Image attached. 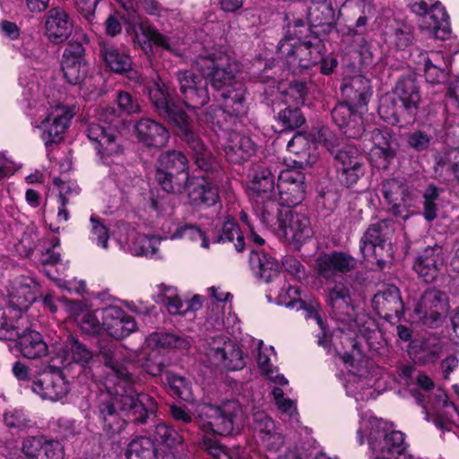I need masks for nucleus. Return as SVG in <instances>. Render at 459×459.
I'll list each match as a JSON object with an SVG mask.
<instances>
[{
  "mask_svg": "<svg viewBox=\"0 0 459 459\" xmlns=\"http://www.w3.org/2000/svg\"><path fill=\"white\" fill-rule=\"evenodd\" d=\"M111 311V307L88 310V335L91 334L90 342L97 348L95 352L102 356L105 365L114 374L113 378L106 381L105 387L114 396L115 403L134 425H145L156 417L158 404L151 395L136 392L133 386L132 374L117 358L116 344L108 337L101 335L107 329V314Z\"/></svg>",
  "mask_w": 459,
  "mask_h": 459,
  "instance_id": "1",
  "label": "nucleus"
},
{
  "mask_svg": "<svg viewBox=\"0 0 459 459\" xmlns=\"http://www.w3.org/2000/svg\"><path fill=\"white\" fill-rule=\"evenodd\" d=\"M148 94L158 116L178 129L179 136L186 143L198 169L214 175L215 179H222L223 172L216 158L202 139L193 132L188 115L171 99L165 85L153 82L148 88Z\"/></svg>",
  "mask_w": 459,
  "mask_h": 459,
  "instance_id": "2",
  "label": "nucleus"
},
{
  "mask_svg": "<svg viewBox=\"0 0 459 459\" xmlns=\"http://www.w3.org/2000/svg\"><path fill=\"white\" fill-rule=\"evenodd\" d=\"M196 412L204 428L221 436L232 435L242 424L243 408L234 399L224 400L219 404H201Z\"/></svg>",
  "mask_w": 459,
  "mask_h": 459,
  "instance_id": "3",
  "label": "nucleus"
},
{
  "mask_svg": "<svg viewBox=\"0 0 459 459\" xmlns=\"http://www.w3.org/2000/svg\"><path fill=\"white\" fill-rule=\"evenodd\" d=\"M193 67L217 91L231 86L239 72L238 63L222 53L199 56Z\"/></svg>",
  "mask_w": 459,
  "mask_h": 459,
  "instance_id": "4",
  "label": "nucleus"
},
{
  "mask_svg": "<svg viewBox=\"0 0 459 459\" xmlns=\"http://www.w3.org/2000/svg\"><path fill=\"white\" fill-rule=\"evenodd\" d=\"M329 151L336 161V177L339 183L347 188L358 189L366 174V164L361 152L351 144L336 151Z\"/></svg>",
  "mask_w": 459,
  "mask_h": 459,
  "instance_id": "5",
  "label": "nucleus"
},
{
  "mask_svg": "<svg viewBox=\"0 0 459 459\" xmlns=\"http://www.w3.org/2000/svg\"><path fill=\"white\" fill-rule=\"evenodd\" d=\"M449 307L447 295L440 290L429 288L420 297L414 307V314L423 325L437 329L445 322Z\"/></svg>",
  "mask_w": 459,
  "mask_h": 459,
  "instance_id": "6",
  "label": "nucleus"
},
{
  "mask_svg": "<svg viewBox=\"0 0 459 459\" xmlns=\"http://www.w3.org/2000/svg\"><path fill=\"white\" fill-rule=\"evenodd\" d=\"M175 76L179 86L178 97L186 108H200L210 101L208 82L202 74H197L192 70H180Z\"/></svg>",
  "mask_w": 459,
  "mask_h": 459,
  "instance_id": "7",
  "label": "nucleus"
},
{
  "mask_svg": "<svg viewBox=\"0 0 459 459\" xmlns=\"http://www.w3.org/2000/svg\"><path fill=\"white\" fill-rule=\"evenodd\" d=\"M379 191L389 205V212L395 217L407 219L413 194L406 181L399 178H385L379 185Z\"/></svg>",
  "mask_w": 459,
  "mask_h": 459,
  "instance_id": "8",
  "label": "nucleus"
},
{
  "mask_svg": "<svg viewBox=\"0 0 459 459\" xmlns=\"http://www.w3.org/2000/svg\"><path fill=\"white\" fill-rule=\"evenodd\" d=\"M300 11L306 14L310 33L318 36L329 35L336 27L335 12L331 0L299 2Z\"/></svg>",
  "mask_w": 459,
  "mask_h": 459,
  "instance_id": "9",
  "label": "nucleus"
},
{
  "mask_svg": "<svg viewBox=\"0 0 459 459\" xmlns=\"http://www.w3.org/2000/svg\"><path fill=\"white\" fill-rule=\"evenodd\" d=\"M32 391L42 399L58 401L69 392L68 382L64 372L56 366H49L33 379Z\"/></svg>",
  "mask_w": 459,
  "mask_h": 459,
  "instance_id": "10",
  "label": "nucleus"
},
{
  "mask_svg": "<svg viewBox=\"0 0 459 459\" xmlns=\"http://www.w3.org/2000/svg\"><path fill=\"white\" fill-rule=\"evenodd\" d=\"M74 113L65 107L57 106L51 109L37 127L42 131L41 139L47 149L59 144Z\"/></svg>",
  "mask_w": 459,
  "mask_h": 459,
  "instance_id": "11",
  "label": "nucleus"
},
{
  "mask_svg": "<svg viewBox=\"0 0 459 459\" xmlns=\"http://www.w3.org/2000/svg\"><path fill=\"white\" fill-rule=\"evenodd\" d=\"M56 359L73 378L79 377L86 370V347L73 335L56 350Z\"/></svg>",
  "mask_w": 459,
  "mask_h": 459,
  "instance_id": "12",
  "label": "nucleus"
},
{
  "mask_svg": "<svg viewBox=\"0 0 459 459\" xmlns=\"http://www.w3.org/2000/svg\"><path fill=\"white\" fill-rule=\"evenodd\" d=\"M368 445L373 451L386 453L395 459H409L407 445L404 442V434L394 430L385 433V430L371 431L368 437Z\"/></svg>",
  "mask_w": 459,
  "mask_h": 459,
  "instance_id": "13",
  "label": "nucleus"
},
{
  "mask_svg": "<svg viewBox=\"0 0 459 459\" xmlns=\"http://www.w3.org/2000/svg\"><path fill=\"white\" fill-rule=\"evenodd\" d=\"M372 306L380 317L390 323L394 318L400 320L403 316L404 304L399 289L394 285H389L375 294Z\"/></svg>",
  "mask_w": 459,
  "mask_h": 459,
  "instance_id": "14",
  "label": "nucleus"
},
{
  "mask_svg": "<svg viewBox=\"0 0 459 459\" xmlns=\"http://www.w3.org/2000/svg\"><path fill=\"white\" fill-rule=\"evenodd\" d=\"M357 265L356 259L344 252H332L319 255L316 260L317 274L325 279L333 280L338 275L351 272Z\"/></svg>",
  "mask_w": 459,
  "mask_h": 459,
  "instance_id": "15",
  "label": "nucleus"
},
{
  "mask_svg": "<svg viewBox=\"0 0 459 459\" xmlns=\"http://www.w3.org/2000/svg\"><path fill=\"white\" fill-rule=\"evenodd\" d=\"M325 302L336 320L348 323L353 319L354 308L351 290L347 285L335 282L333 286L327 287Z\"/></svg>",
  "mask_w": 459,
  "mask_h": 459,
  "instance_id": "16",
  "label": "nucleus"
},
{
  "mask_svg": "<svg viewBox=\"0 0 459 459\" xmlns=\"http://www.w3.org/2000/svg\"><path fill=\"white\" fill-rule=\"evenodd\" d=\"M280 201L290 208L300 204L305 198V176L297 170H288L279 177L277 184Z\"/></svg>",
  "mask_w": 459,
  "mask_h": 459,
  "instance_id": "17",
  "label": "nucleus"
},
{
  "mask_svg": "<svg viewBox=\"0 0 459 459\" xmlns=\"http://www.w3.org/2000/svg\"><path fill=\"white\" fill-rule=\"evenodd\" d=\"M283 221L279 230L286 240L302 243L312 236V229L308 217L293 208L285 206Z\"/></svg>",
  "mask_w": 459,
  "mask_h": 459,
  "instance_id": "18",
  "label": "nucleus"
},
{
  "mask_svg": "<svg viewBox=\"0 0 459 459\" xmlns=\"http://www.w3.org/2000/svg\"><path fill=\"white\" fill-rule=\"evenodd\" d=\"M134 128L137 140L147 148H163L170 138L167 127L152 118H140Z\"/></svg>",
  "mask_w": 459,
  "mask_h": 459,
  "instance_id": "19",
  "label": "nucleus"
},
{
  "mask_svg": "<svg viewBox=\"0 0 459 459\" xmlns=\"http://www.w3.org/2000/svg\"><path fill=\"white\" fill-rule=\"evenodd\" d=\"M444 265L443 247L439 245L427 247L416 258L413 269L425 282L431 283L437 280Z\"/></svg>",
  "mask_w": 459,
  "mask_h": 459,
  "instance_id": "20",
  "label": "nucleus"
},
{
  "mask_svg": "<svg viewBox=\"0 0 459 459\" xmlns=\"http://www.w3.org/2000/svg\"><path fill=\"white\" fill-rule=\"evenodd\" d=\"M221 179L193 178L187 186L188 199L193 206H212L219 200L218 182Z\"/></svg>",
  "mask_w": 459,
  "mask_h": 459,
  "instance_id": "21",
  "label": "nucleus"
},
{
  "mask_svg": "<svg viewBox=\"0 0 459 459\" xmlns=\"http://www.w3.org/2000/svg\"><path fill=\"white\" fill-rule=\"evenodd\" d=\"M22 453L28 459H63L64 452L57 441L43 437H30L22 442Z\"/></svg>",
  "mask_w": 459,
  "mask_h": 459,
  "instance_id": "22",
  "label": "nucleus"
},
{
  "mask_svg": "<svg viewBox=\"0 0 459 459\" xmlns=\"http://www.w3.org/2000/svg\"><path fill=\"white\" fill-rule=\"evenodd\" d=\"M46 35L55 44L62 43L72 32L73 24L61 7L51 8L45 16Z\"/></svg>",
  "mask_w": 459,
  "mask_h": 459,
  "instance_id": "23",
  "label": "nucleus"
},
{
  "mask_svg": "<svg viewBox=\"0 0 459 459\" xmlns=\"http://www.w3.org/2000/svg\"><path fill=\"white\" fill-rule=\"evenodd\" d=\"M394 93L403 105L409 118H416L420 102V85L417 79L412 75L400 78L394 89Z\"/></svg>",
  "mask_w": 459,
  "mask_h": 459,
  "instance_id": "24",
  "label": "nucleus"
},
{
  "mask_svg": "<svg viewBox=\"0 0 459 459\" xmlns=\"http://www.w3.org/2000/svg\"><path fill=\"white\" fill-rule=\"evenodd\" d=\"M209 356L216 365L227 370H239L246 366L243 352L233 342H225L222 347L211 348Z\"/></svg>",
  "mask_w": 459,
  "mask_h": 459,
  "instance_id": "25",
  "label": "nucleus"
},
{
  "mask_svg": "<svg viewBox=\"0 0 459 459\" xmlns=\"http://www.w3.org/2000/svg\"><path fill=\"white\" fill-rule=\"evenodd\" d=\"M287 149L294 155L293 163L300 169L310 167L317 160L315 143L299 132L289 141Z\"/></svg>",
  "mask_w": 459,
  "mask_h": 459,
  "instance_id": "26",
  "label": "nucleus"
},
{
  "mask_svg": "<svg viewBox=\"0 0 459 459\" xmlns=\"http://www.w3.org/2000/svg\"><path fill=\"white\" fill-rule=\"evenodd\" d=\"M88 139L101 158L104 155L110 156L122 152L120 144L117 143V136L102 126L89 125Z\"/></svg>",
  "mask_w": 459,
  "mask_h": 459,
  "instance_id": "27",
  "label": "nucleus"
},
{
  "mask_svg": "<svg viewBox=\"0 0 459 459\" xmlns=\"http://www.w3.org/2000/svg\"><path fill=\"white\" fill-rule=\"evenodd\" d=\"M419 57V65L423 66L427 82L430 83H442L446 81L448 76L447 65L438 52H432L430 55L424 50H417Z\"/></svg>",
  "mask_w": 459,
  "mask_h": 459,
  "instance_id": "28",
  "label": "nucleus"
},
{
  "mask_svg": "<svg viewBox=\"0 0 459 459\" xmlns=\"http://www.w3.org/2000/svg\"><path fill=\"white\" fill-rule=\"evenodd\" d=\"M226 158L232 163H242L255 152V144L249 136L233 132L224 147Z\"/></svg>",
  "mask_w": 459,
  "mask_h": 459,
  "instance_id": "29",
  "label": "nucleus"
},
{
  "mask_svg": "<svg viewBox=\"0 0 459 459\" xmlns=\"http://www.w3.org/2000/svg\"><path fill=\"white\" fill-rule=\"evenodd\" d=\"M28 316L23 312L0 309V339L15 341L27 329Z\"/></svg>",
  "mask_w": 459,
  "mask_h": 459,
  "instance_id": "30",
  "label": "nucleus"
},
{
  "mask_svg": "<svg viewBox=\"0 0 459 459\" xmlns=\"http://www.w3.org/2000/svg\"><path fill=\"white\" fill-rule=\"evenodd\" d=\"M341 90L349 104L357 107L365 106L370 95V82L363 75H355L344 79Z\"/></svg>",
  "mask_w": 459,
  "mask_h": 459,
  "instance_id": "31",
  "label": "nucleus"
},
{
  "mask_svg": "<svg viewBox=\"0 0 459 459\" xmlns=\"http://www.w3.org/2000/svg\"><path fill=\"white\" fill-rule=\"evenodd\" d=\"M17 346L21 354L30 359L41 358L48 353V345L44 342L42 335L34 330L27 329L19 333Z\"/></svg>",
  "mask_w": 459,
  "mask_h": 459,
  "instance_id": "32",
  "label": "nucleus"
},
{
  "mask_svg": "<svg viewBox=\"0 0 459 459\" xmlns=\"http://www.w3.org/2000/svg\"><path fill=\"white\" fill-rule=\"evenodd\" d=\"M11 303L17 306L19 312L26 310L39 297V285L30 277L21 276L16 280Z\"/></svg>",
  "mask_w": 459,
  "mask_h": 459,
  "instance_id": "33",
  "label": "nucleus"
},
{
  "mask_svg": "<svg viewBox=\"0 0 459 459\" xmlns=\"http://www.w3.org/2000/svg\"><path fill=\"white\" fill-rule=\"evenodd\" d=\"M112 311L107 314L106 332L115 339H124L137 330L134 317L127 316L121 308L111 307Z\"/></svg>",
  "mask_w": 459,
  "mask_h": 459,
  "instance_id": "34",
  "label": "nucleus"
},
{
  "mask_svg": "<svg viewBox=\"0 0 459 459\" xmlns=\"http://www.w3.org/2000/svg\"><path fill=\"white\" fill-rule=\"evenodd\" d=\"M324 48V43L318 36H312L309 39L299 41L298 44L296 65L300 68L308 69L318 65L322 60Z\"/></svg>",
  "mask_w": 459,
  "mask_h": 459,
  "instance_id": "35",
  "label": "nucleus"
},
{
  "mask_svg": "<svg viewBox=\"0 0 459 459\" xmlns=\"http://www.w3.org/2000/svg\"><path fill=\"white\" fill-rule=\"evenodd\" d=\"M249 263L255 274L266 283L277 277L281 272L279 262L263 251H252Z\"/></svg>",
  "mask_w": 459,
  "mask_h": 459,
  "instance_id": "36",
  "label": "nucleus"
},
{
  "mask_svg": "<svg viewBox=\"0 0 459 459\" xmlns=\"http://www.w3.org/2000/svg\"><path fill=\"white\" fill-rule=\"evenodd\" d=\"M299 2L295 4L290 9L285 13L284 20L285 25V35L287 39H295L299 42L307 39V32H310L308 22H306L304 18L306 14L300 11Z\"/></svg>",
  "mask_w": 459,
  "mask_h": 459,
  "instance_id": "37",
  "label": "nucleus"
},
{
  "mask_svg": "<svg viewBox=\"0 0 459 459\" xmlns=\"http://www.w3.org/2000/svg\"><path fill=\"white\" fill-rule=\"evenodd\" d=\"M249 188L258 195L272 196L274 190L275 177L271 169L264 165H255L249 173Z\"/></svg>",
  "mask_w": 459,
  "mask_h": 459,
  "instance_id": "38",
  "label": "nucleus"
},
{
  "mask_svg": "<svg viewBox=\"0 0 459 459\" xmlns=\"http://www.w3.org/2000/svg\"><path fill=\"white\" fill-rule=\"evenodd\" d=\"M155 181L160 188L170 195H181L190 181L189 173L155 170Z\"/></svg>",
  "mask_w": 459,
  "mask_h": 459,
  "instance_id": "39",
  "label": "nucleus"
},
{
  "mask_svg": "<svg viewBox=\"0 0 459 459\" xmlns=\"http://www.w3.org/2000/svg\"><path fill=\"white\" fill-rule=\"evenodd\" d=\"M368 17L359 15L354 23L345 24L341 26L338 32L342 36L348 37H359V53L361 56L364 63L372 61V54L369 50L368 42L362 37L367 31Z\"/></svg>",
  "mask_w": 459,
  "mask_h": 459,
  "instance_id": "40",
  "label": "nucleus"
},
{
  "mask_svg": "<svg viewBox=\"0 0 459 459\" xmlns=\"http://www.w3.org/2000/svg\"><path fill=\"white\" fill-rule=\"evenodd\" d=\"M297 302L299 304V308L304 311L305 318L315 320L320 329V333L317 334V344L325 349L329 348L331 344V335L321 316V305L316 300L306 302L299 299Z\"/></svg>",
  "mask_w": 459,
  "mask_h": 459,
  "instance_id": "41",
  "label": "nucleus"
},
{
  "mask_svg": "<svg viewBox=\"0 0 459 459\" xmlns=\"http://www.w3.org/2000/svg\"><path fill=\"white\" fill-rule=\"evenodd\" d=\"M223 103L221 108L231 117H243L247 113V90L242 85L234 88L222 94Z\"/></svg>",
  "mask_w": 459,
  "mask_h": 459,
  "instance_id": "42",
  "label": "nucleus"
},
{
  "mask_svg": "<svg viewBox=\"0 0 459 459\" xmlns=\"http://www.w3.org/2000/svg\"><path fill=\"white\" fill-rule=\"evenodd\" d=\"M429 30L433 38L440 40H446L451 33L448 24V15L442 4L439 2L432 4L429 7Z\"/></svg>",
  "mask_w": 459,
  "mask_h": 459,
  "instance_id": "43",
  "label": "nucleus"
},
{
  "mask_svg": "<svg viewBox=\"0 0 459 459\" xmlns=\"http://www.w3.org/2000/svg\"><path fill=\"white\" fill-rule=\"evenodd\" d=\"M155 170L189 173V161L181 151L168 150L158 156Z\"/></svg>",
  "mask_w": 459,
  "mask_h": 459,
  "instance_id": "44",
  "label": "nucleus"
},
{
  "mask_svg": "<svg viewBox=\"0 0 459 459\" xmlns=\"http://www.w3.org/2000/svg\"><path fill=\"white\" fill-rule=\"evenodd\" d=\"M442 347L437 339L424 338L414 343L411 347V353L416 361L427 365L438 359Z\"/></svg>",
  "mask_w": 459,
  "mask_h": 459,
  "instance_id": "45",
  "label": "nucleus"
},
{
  "mask_svg": "<svg viewBox=\"0 0 459 459\" xmlns=\"http://www.w3.org/2000/svg\"><path fill=\"white\" fill-rule=\"evenodd\" d=\"M234 239H236V243L234 244L235 249L238 252L243 251L245 248L244 235L236 220L229 216L225 218L221 227L218 230L213 241L215 243H225L233 242Z\"/></svg>",
  "mask_w": 459,
  "mask_h": 459,
  "instance_id": "46",
  "label": "nucleus"
},
{
  "mask_svg": "<svg viewBox=\"0 0 459 459\" xmlns=\"http://www.w3.org/2000/svg\"><path fill=\"white\" fill-rule=\"evenodd\" d=\"M378 112L385 121L392 125L400 123L410 124L416 118H409L407 111L403 108V104H397L394 98H385L381 100Z\"/></svg>",
  "mask_w": 459,
  "mask_h": 459,
  "instance_id": "47",
  "label": "nucleus"
},
{
  "mask_svg": "<svg viewBox=\"0 0 459 459\" xmlns=\"http://www.w3.org/2000/svg\"><path fill=\"white\" fill-rule=\"evenodd\" d=\"M394 233V221L392 219H383L371 223L364 232L360 244L376 243L391 240Z\"/></svg>",
  "mask_w": 459,
  "mask_h": 459,
  "instance_id": "48",
  "label": "nucleus"
},
{
  "mask_svg": "<svg viewBox=\"0 0 459 459\" xmlns=\"http://www.w3.org/2000/svg\"><path fill=\"white\" fill-rule=\"evenodd\" d=\"M285 205L272 196L265 197L259 208L262 222L271 228L280 229L283 221Z\"/></svg>",
  "mask_w": 459,
  "mask_h": 459,
  "instance_id": "49",
  "label": "nucleus"
},
{
  "mask_svg": "<svg viewBox=\"0 0 459 459\" xmlns=\"http://www.w3.org/2000/svg\"><path fill=\"white\" fill-rule=\"evenodd\" d=\"M99 412L102 419L103 429L108 436L118 434L125 429L126 421L117 411L115 403H101Z\"/></svg>",
  "mask_w": 459,
  "mask_h": 459,
  "instance_id": "50",
  "label": "nucleus"
},
{
  "mask_svg": "<svg viewBox=\"0 0 459 459\" xmlns=\"http://www.w3.org/2000/svg\"><path fill=\"white\" fill-rule=\"evenodd\" d=\"M360 252L364 257H372L381 267L390 263L394 255V249L391 240L385 243H365L359 246Z\"/></svg>",
  "mask_w": 459,
  "mask_h": 459,
  "instance_id": "51",
  "label": "nucleus"
},
{
  "mask_svg": "<svg viewBox=\"0 0 459 459\" xmlns=\"http://www.w3.org/2000/svg\"><path fill=\"white\" fill-rule=\"evenodd\" d=\"M126 455L127 459H158V448L152 438L139 437L128 444Z\"/></svg>",
  "mask_w": 459,
  "mask_h": 459,
  "instance_id": "52",
  "label": "nucleus"
},
{
  "mask_svg": "<svg viewBox=\"0 0 459 459\" xmlns=\"http://www.w3.org/2000/svg\"><path fill=\"white\" fill-rule=\"evenodd\" d=\"M104 60L107 65L117 74H125L131 72L132 60L131 57L120 53L112 46L104 45L101 48Z\"/></svg>",
  "mask_w": 459,
  "mask_h": 459,
  "instance_id": "53",
  "label": "nucleus"
},
{
  "mask_svg": "<svg viewBox=\"0 0 459 459\" xmlns=\"http://www.w3.org/2000/svg\"><path fill=\"white\" fill-rule=\"evenodd\" d=\"M166 382L173 396H177L187 403H193L195 397L191 382L185 377L171 371H165Z\"/></svg>",
  "mask_w": 459,
  "mask_h": 459,
  "instance_id": "54",
  "label": "nucleus"
},
{
  "mask_svg": "<svg viewBox=\"0 0 459 459\" xmlns=\"http://www.w3.org/2000/svg\"><path fill=\"white\" fill-rule=\"evenodd\" d=\"M147 341L149 345L153 348L161 347L186 350L190 347V342L186 338L167 332L152 333L150 334Z\"/></svg>",
  "mask_w": 459,
  "mask_h": 459,
  "instance_id": "55",
  "label": "nucleus"
},
{
  "mask_svg": "<svg viewBox=\"0 0 459 459\" xmlns=\"http://www.w3.org/2000/svg\"><path fill=\"white\" fill-rule=\"evenodd\" d=\"M391 43H393L397 49H405L413 41V30L412 27L403 22L394 21L390 25L389 31L386 32Z\"/></svg>",
  "mask_w": 459,
  "mask_h": 459,
  "instance_id": "56",
  "label": "nucleus"
},
{
  "mask_svg": "<svg viewBox=\"0 0 459 459\" xmlns=\"http://www.w3.org/2000/svg\"><path fill=\"white\" fill-rule=\"evenodd\" d=\"M443 189L433 184L429 185L422 195L423 210L422 215L428 221H433L437 218V212L440 204V195Z\"/></svg>",
  "mask_w": 459,
  "mask_h": 459,
  "instance_id": "57",
  "label": "nucleus"
},
{
  "mask_svg": "<svg viewBox=\"0 0 459 459\" xmlns=\"http://www.w3.org/2000/svg\"><path fill=\"white\" fill-rule=\"evenodd\" d=\"M149 434L157 442L170 448L176 447L183 442V437L176 429L164 422L156 423L150 429Z\"/></svg>",
  "mask_w": 459,
  "mask_h": 459,
  "instance_id": "58",
  "label": "nucleus"
},
{
  "mask_svg": "<svg viewBox=\"0 0 459 459\" xmlns=\"http://www.w3.org/2000/svg\"><path fill=\"white\" fill-rule=\"evenodd\" d=\"M276 118L282 131H293L306 123L305 116L299 107H286L278 113Z\"/></svg>",
  "mask_w": 459,
  "mask_h": 459,
  "instance_id": "59",
  "label": "nucleus"
},
{
  "mask_svg": "<svg viewBox=\"0 0 459 459\" xmlns=\"http://www.w3.org/2000/svg\"><path fill=\"white\" fill-rule=\"evenodd\" d=\"M394 146L385 148H372L370 151L371 164L378 169H387L396 157Z\"/></svg>",
  "mask_w": 459,
  "mask_h": 459,
  "instance_id": "60",
  "label": "nucleus"
},
{
  "mask_svg": "<svg viewBox=\"0 0 459 459\" xmlns=\"http://www.w3.org/2000/svg\"><path fill=\"white\" fill-rule=\"evenodd\" d=\"M62 70L70 84L80 85L86 78L85 64L82 65V62L62 61Z\"/></svg>",
  "mask_w": 459,
  "mask_h": 459,
  "instance_id": "61",
  "label": "nucleus"
},
{
  "mask_svg": "<svg viewBox=\"0 0 459 459\" xmlns=\"http://www.w3.org/2000/svg\"><path fill=\"white\" fill-rule=\"evenodd\" d=\"M253 426L262 440L278 429L273 420L264 411L253 413Z\"/></svg>",
  "mask_w": 459,
  "mask_h": 459,
  "instance_id": "62",
  "label": "nucleus"
},
{
  "mask_svg": "<svg viewBox=\"0 0 459 459\" xmlns=\"http://www.w3.org/2000/svg\"><path fill=\"white\" fill-rule=\"evenodd\" d=\"M116 101L118 106L117 111L119 114L132 116L141 112V106L138 100L128 91H117Z\"/></svg>",
  "mask_w": 459,
  "mask_h": 459,
  "instance_id": "63",
  "label": "nucleus"
},
{
  "mask_svg": "<svg viewBox=\"0 0 459 459\" xmlns=\"http://www.w3.org/2000/svg\"><path fill=\"white\" fill-rule=\"evenodd\" d=\"M169 366L168 359L160 353L152 351L148 354L142 364L143 368L152 377H159Z\"/></svg>",
  "mask_w": 459,
  "mask_h": 459,
  "instance_id": "64",
  "label": "nucleus"
}]
</instances>
